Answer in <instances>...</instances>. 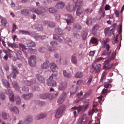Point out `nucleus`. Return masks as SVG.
I'll use <instances>...</instances> for the list:
<instances>
[{
  "instance_id": "f03ea898",
  "label": "nucleus",
  "mask_w": 124,
  "mask_h": 124,
  "mask_svg": "<svg viewBox=\"0 0 124 124\" xmlns=\"http://www.w3.org/2000/svg\"><path fill=\"white\" fill-rule=\"evenodd\" d=\"M66 107L65 105H63L57 110L55 115L56 118H59L62 116Z\"/></svg>"
},
{
  "instance_id": "ddd939ff",
  "label": "nucleus",
  "mask_w": 124,
  "mask_h": 124,
  "mask_svg": "<svg viewBox=\"0 0 124 124\" xmlns=\"http://www.w3.org/2000/svg\"><path fill=\"white\" fill-rule=\"evenodd\" d=\"M51 94L48 93L42 94L39 95V97L41 99H45L47 98L51 99Z\"/></svg>"
},
{
  "instance_id": "8fccbe9b",
  "label": "nucleus",
  "mask_w": 124,
  "mask_h": 124,
  "mask_svg": "<svg viewBox=\"0 0 124 124\" xmlns=\"http://www.w3.org/2000/svg\"><path fill=\"white\" fill-rule=\"evenodd\" d=\"M116 54L115 52H113L112 53L109 59H110L111 60H112L114 59L115 57Z\"/></svg>"
},
{
  "instance_id": "603ef678",
  "label": "nucleus",
  "mask_w": 124,
  "mask_h": 124,
  "mask_svg": "<svg viewBox=\"0 0 124 124\" xmlns=\"http://www.w3.org/2000/svg\"><path fill=\"white\" fill-rule=\"evenodd\" d=\"M48 26L51 27H53L55 26V23L53 22H49Z\"/></svg>"
},
{
  "instance_id": "39448f33",
  "label": "nucleus",
  "mask_w": 124,
  "mask_h": 124,
  "mask_svg": "<svg viewBox=\"0 0 124 124\" xmlns=\"http://www.w3.org/2000/svg\"><path fill=\"white\" fill-rule=\"evenodd\" d=\"M88 120V118L86 114H84L79 118L77 123L78 124H86Z\"/></svg>"
},
{
  "instance_id": "680f3d73",
  "label": "nucleus",
  "mask_w": 124,
  "mask_h": 124,
  "mask_svg": "<svg viewBox=\"0 0 124 124\" xmlns=\"http://www.w3.org/2000/svg\"><path fill=\"white\" fill-rule=\"evenodd\" d=\"M16 25L15 23H14L13 25V29H12V33L13 32L16 30Z\"/></svg>"
},
{
  "instance_id": "4c0bfd02",
  "label": "nucleus",
  "mask_w": 124,
  "mask_h": 124,
  "mask_svg": "<svg viewBox=\"0 0 124 124\" xmlns=\"http://www.w3.org/2000/svg\"><path fill=\"white\" fill-rule=\"evenodd\" d=\"M15 52L16 55L19 57H21L22 55V53L21 51L18 49L15 50Z\"/></svg>"
},
{
  "instance_id": "f3484780",
  "label": "nucleus",
  "mask_w": 124,
  "mask_h": 124,
  "mask_svg": "<svg viewBox=\"0 0 124 124\" xmlns=\"http://www.w3.org/2000/svg\"><path fill=\"white\" fill-rule=\"evenodd\" d=\"M34 83L35 84H36V82L35 79H33L31 80V81L26 80L24 81V83L25 85L29 86H31Z\"/></svg>"
},
{
  "instance_id": "7c9ffc66",
  "label": "nucleus",
  "mask_w": 124,
  "mask_h": 124,
  "mask_svg": "<svg viewBox=\"0 0 124 124\" xmlns=\"http://www.w3.org/2000/svg\"><path fill=\"white\" fill-rule=\"evenodd\" d=\"M66 9L70 12H71L74 9V7L71 6L69 4L67 5L66 6Z\"/></svg>"
},
{
  "instance_id": "2eb2a0df",
  "label": "nucleus",
  "mask_w": 124,
  "mask_h": 124,
  "mask_svg": "<svg viewBox=\"0 0 124 124\" xmlns=\"http://www.w3.org/2000/svg\"><path fill=\"white\" fill-rule=\"evenodd\" d=\"M36 77L37 79L41 83L44 84L45 83V80L43 77L40 75H36Z\"/></svg>"
},
{
  "instance_id": "7ed1b4c3",
  "label": "nucleus",
  "mask_w": 124,
  "mask_h": 124,
  "mask_svg": "<svg viewBox=\"0 0 124 124\" xmlns=\"http://www.w3.org/2000/svg\"><path fill=\"white\" fill-rule=\"evenodd\" d=\"M89 106V104H87L85 105L79 106V107L74 106L72 107L71 109L73 110H77L78 113L82 111L84 112L85 110L87 109Z\"/></svg>"
},
{
  "instance_id": "de8ad7c7",
  "label": "nucleus",
  "mask_w": 124,
  "mask_h": 124,
  "mask_svg": "<svg viewBox=\"0 0 124 124\" xmlns=\"http://www.w3.org/2000/svg\"><path fill=\"white\" fill-rule=\"evenodd\" d=\"M49 12L51 13H54L56 12V10L54 8H51L49 9Z\"/></svg>"
},
{
  "instance_id": "20e7f679",
  "label": "nucleus",
  "mask_w": 124,
  "mask_h": 124,
  "mask_svg": "<svg viewBox=\"0 0 124 124\" xmlns=\"http://www.w3.org/2000/svg\"><path fill=\"white\" fill-rule=\"evenodd\" d=\"M11 70L12 71V72L10 75L8 76V79H9V77H11L14 78H16V76L19 73V71L17 67L13 65Z\"/></svg>"
},
{
  "instance_id": "6e6d98bb",
  "label": "nucleus",
  "mask_w": 124,
  "mask_h": 124,
  "mask_svg": "<svg viewBox=\"0 0 124 124\" xmlns=\"http://www.w3.org/2000/svg\"><path fill=\"white\" fill-rule=\"evenodd\" d=\"M9 47H10L12 48H16V46L14 43H9L8 44Z\"/></svg>"
},
{
  "instance_id": "6e6552de",
  "label": "nucleus",
  "mask_w": 124,
  "mask_h": 124,
  "mask_svg": "<svg viewBox=\"0 0 124 124\" xmlns=\"http://www.w3.org/2000/svg\"><path fill=\"white\" fill-rule=\"evenodd\" d=\"M66 97V93L65 92L63 93L60 96L57 102L59 104H62L64 101Z\"/></svg>"
},
{
  "instance_id": "6ab92c4d",
  "label": "nucleus",
  "mask_w": 124,
  "mask_h": 124,
  "mask_svg": "<svg viewBox=\"0 0 124 124\" xmlns=\"http://www.w3.org/2000/svg\"><path fill=\"white\" fill-rule=\"evenodd\" d=\"M21 12L22 14L26 16H29L30 14L29 10L27 9H22L21 10Z\"/></svg>"
},
{
  "instance_id": "a19ab883",
  "label": "nucleus",
  "mask_w": 124,
  "mask_h": 124,
  "mask_svg": "<svg viewBox=\"0 0 124 124\" xmlns=\"http://www.w3.org/2000/svg\"><path fill=\"white\" fill-rule=\"evenodd\" d=\"M66 43L70 46L72 45V42L70 41V39L68 38H66L65 40Z\"/></svg>"
},
{
  "instance_id": "4be33fe9",
  "label": "nucleus",
  "mask_w": 124,
  "mask_h": 124,
  "mask_svg": "<svg viewBox=\"0 0 124 124\" xmlns=\"http://www.w3.org/2000/svg\"><path fill=\"white\" fill-rule=\"evenodd\" d=\"M51 68L53 72H56L58 71V67L54 63H52L51 64Z\"/></svg>"
},
{
  "instance_id": "a878e982",
  "label": "nucleus",
  "mask_w": 124,
  "mask_h": 124,
  "mask_svg": "<svg viewBox=\"0 0 124 124\" xmlns=\"http://www.w3.org/2000/svg\"><path fill=\"white\" fill-rule=\"evenodd\" d=\"M109 39L108 38H106L105 39L103 38H101L100 39V41L102 44H104V45L107 44V43L109 41Z\"/></svg>"
},
{
  "instance_id": "5701e85b",
  "label": "nucleus",
  "mask_w": 124,
  "mask_h": 124,
  "mask_svg": "<svg viewBox=\"0 0 124 124\" xmlns=\"http://www.w3.org/2000/svg\"><path fill=\"white\" fill-rule=\"evenodd\" d=\"M55 32L59 35H63L65 33V32L63 30L59 28H56L55 29Z\"/></svg>"
},
{
  "instance_id": "052dcab7",
  "label": "nucleus",
  "mask_w": 124,
  "mask_h": 124,
  "mask_svg": "<svg viewBox=\"0 0 124 124\" xmlns=\"http://www.w3.org/2000/svg\"><path fill=\"white\" fill-rule=\"evenodd\" d=\"M104 58L102 57H100L96 59L95 61L96 62H98L100 61L103 60Z\"/></svg>"
},
{
  "instance_id": "412c9836",
  "label": "nucleus",
  "mask_w": 124,
  "mask_h": 124,
  "mask_svg": "<svg viewBox=\"0 0 124 124\" xmlns=\"http://www.w3.org/2000/svg\"><path fill=\"white\" fill-rule=\"evenodd\" d=\"M33 96L32 93H31L27 94H24L22 96L23 98L25 100H28Z\"/></svg>"
},
{
  "instance_id": "58836bf2",
  "label": "nucleus",
  "mask_w": 124,
  "mask_h": 124,
  "mask_svg": "<svg viewBox=\"0 0 124 124\" xmlns=\"http://www.w3.org/2000/svg\"><path fill=\"white\" fill-rule=\"evenodd\" d=\"M113 64L112 63L108 64L107 66L104 65L103 67V69L106 70H108L112 67Z\"/></svg>"
},
{
  "instance_id": "bb28decb",
  "label": "nucleus",
  "mask_w": 124,
  "mask_h": 124,
  "mask_svg": "<svg viewBox=\"0 0 124 124\" xmlns=\"http://www.w3.org/2000/svg\"><path fill=\"white\" fill-rule=\"evenodd\" d=\"M46 116V114L42 113L39 115L36 116L35 119L37 120H39L41 118H44Z\"/></svg>"
},
{
  "instance_id": "bf43d9fd",
  "label": "nucleus",
  "mask_w": 124,
  "mask_h": 124,
  "mask_svg": "<svg viewBox=\"0 0 124 124\" xmlns=\"http://www.w3.org/2000/svg\"><path fill=\"white\" fill-rule=\"evenodd\" d=\"M46 50V49L44 47H41L39 49V51L41 53H43Z\"/></svg>"
},
{
  "instance_id": "dca6fc26",
  "label": "nucleus",
  "mask_w": 124,
  "mask_h": 124,
  "mask_svg": "<svg viewBox=\"0 0 124 124\" xmlns=\"http://www.w3.org/2000/svg\"><path fill=\"white\" fill-rule=\"evenodd\" d=\"M65 5V4L64 2L62 1H59L56 4L55 7L58 9H60L63 8L64 7Z\"/></svg>"
},
{
  "instance_id": "c9c22d12",
  "label": "nucleus",
  "mask_w": 124,
  "mask_h": 124,
  "mask_svg": "<svg viewBox=\"0 0 124 124\" xmlns=\"http://www.w3.org/2000/svg\"><path fill=\"white\" fill-rule=\"evenodd\" d=\"M83 76V74L82 72H78L75 74V76L76 78H82Z\"/></svg>"
},
{
  "instance_id": "c85d7f7f",
  "label": "nucleus",
  "mask_w": 124,
  "mask_h": 124,
  "mask_svg": "<svg viewBox=\"0 0 124 124\" xmlns=\"http://www.w3.org/2000/svg\"><path fill=\"white\" fill-rule=\"evenodd\" d=\"M2 116L3 118L5 120H7L9 118V115L4 111L2 112Z\"/></svg>"
},
{
  "instance_id": "9d476101",
  "label": "nucleus",
  "mask_w": 124,
  "mask_h": 124,
  "mask_svg": "<svg viewBox=\"0 0 124 124\" xmlns=\"http://www.w3.org/2000/svg\"><path fill=\"white\" fill-rule=\"evenodd\" d=\"M67 83L66 81L62 82L60 84L58 87L59 90L61 91H64L67 87Z\"/></svg>"
},
{
  "instance_id": "a18cd8bd",
  "label": "nucleus",
  "mask_w": 124,
  "mask_h": 124,
  "mask_svg": "<svg viewBox=\"0 0 124 124\" xmlns=\"http://www.w3.org/2000/svg\"><path fill=\"white\" fill-rule=\"evenodd\" d=\"M19 32L20 33L22 34H30L28 31L23 30H19Z\"/></svg>"
},
{
  "instance_id": "4d7b16f0",
  "label": "nucleus",
  "mask_w": 124,
  "mask_h": 124,
  "mask_svg": "<svg viewBox=\"0 0 124 124\" xmlns=\"http://www.w3.org/2000/svg\"><path fill=\"white\" fill-rule=\"evenodd\" d=\"M32 89L33 90H34L37 91H39L40 90V88L37 86H34L32 87Z\"/></svg>"
},
{
  "instance_id": "f704fd0d",
  "label": "nucleus",
  "mask_w": 124,
  "mask_h": 124,
  "mask_svg": "<svg viewBox=\"0 0 124 124\" xmlns=\"http://www.w3.org/2000/svg\"><path fill=\"white\" fill-rule=\"evenodd\" d=\"M71 62H72L74 64L77 63L78 61L76 57L74 55L72 56L71 58Z\"/></svg>"
},
{
  "instance_id": "2f4dec72",
  "label": "nucleus",
  "mask_w": 124,
  "mask_h": 124,
  "mask_svg": "<svg viewBox=\"0 0 124 124\" xmlns=\"http://www.w3.org/2000/svg\"><path fill=\"white\" fill-rule=\"evenodd\" d=\"M27 45L28 47H33L35 45V43L31 40L28 41L27 43Z\"/></svg>"
},
{
  "instance_id": "774afa93",
  "label": "nucleus",
  "mask_w": 124,
  "mask_h": 124,
  "mask_svg": "<svg viewBox=\"0 0 124 124\" xmlns=\"http://www.w3.org/2000/svg\"><path fill=\"white\" fill-rule=\"evenodd\" d=\"M118 42V41L117 39H115V37H114L113 40L112 42V43L114 45H115L116 43H117Z\"/></svg>"
},
{
  "instance_id": "864d4df0",
  "label": "nucleus",
  "mask_w": 124,
  "mask_h": 124,
  "mask_svg": "<svg viewBox=\"0 0 124 124\" xmlns=\"http://www.w3.org/2000/svg\"><path fill=\"white\" fill-rule=\"evenodd\" d=\"M106 73L105 71H104L101 74V78L100 79V82L103 81L105 79V74Z\"/></svg>"
},
{
  "instance_id": "a211bd4d",
  "label": "nucleus",
  "mask_w": 124,
  "mask_h": 124,
  "mask_svg": "<svg viewBox=\"0 0 124 124\" xmlns=\"http://www.w3.org/2000/svg\"><path fill=\"white\" fill-rule=\"evenodd\" d=\"M33 118L32 116H27L26 119L24 122L25 124H30L32 121Z\"/></svg>"
},
{
  "instance_id": "338daca9",
  "label": "nucleus",
  "mask_w": 124,
  "mask_h": 124,
  "mask_svg": "<svg viewBox=\"0 0 124 124\" xmlns=\"http://www.w3.org/2000/svg\"><path fill=\"white\" fill-rule=\"evenodd\" d=\"M56 48H54L53 47H50L48 48V50L49 51H54L56 50Z\"/></svg>"
},
{
  "instance_id": "69168bd1",
  "label": "nucleus",
  "mask_w": 124,
  "mask_h": 124,
  "mask_svg": "<svg viewBox=\"0 0 124 124\" xmlns=\"http://www.w3.org/2000/svg\"><path fill=\"white\" fill-rule=\"evenodd\" d=\"M111 60L109 59H108L107 60H106L104 61V65H106L108 64L109 63Z\"/></svg>"
},
{
  "instance_id": "c756f323",
  "label": "nucleus",
  "mask_w": 124,
  "mask_h": 124,
  "mask_svg": "<svg viewBox=\"0 0 124 124\" xmlns=\"http://www.w3.org/2000/svg\"><path fill=\"white\" fill-rule=\"evenodd\" d=\"M63 74L64 77L67 78H70L72 77L71 73H67L65 70H63Z\"/></svg>"
},
{
  "instance_id": "473e14b6",
  "label": "nucleus",
  "mask_w": 124,
  "mask_h": 124,
  "mask_svg": "<svg viewBox=\"0 0 124 124\" xmlns=\"http://www.w3.org/2000/svg\"><path fill=\"white\" fill-rule=\"evenodd\" d=\"M19 46L22 48V50L23 52L27 53L26 50L27 49V48L26 47L25 45L19 43Z\"/></svg>"
},
{
  "instance_id": "cd10ccee",
  "label": "nucleus",
  "mask_w": 124,
  "mask_h": 124,
  "mask_svg": "<svg viewBox=\"0 0 124 124\" xmlns=\"http://www.w3.org/2000/svg\"><path fill=\"white\" fill-rule=\"evenodd\" d=\"M2 81L3 84L6 87L8 88L9 87V82L6 80L3 79L2 80Z\"/></svg>"
},
{
  "instance_id": "f257e3e1",
  "label": "nucleus",
  "mask_w": 124,
  "mask_h": 124,
  "mask_svg": "<svg viewBox=\"0 0 124 124\" xmlns=\"http://www.w3.org/2000/svg\"><path fill=\"white\" fill-rule=\"evenodd\" d=\"M82 3H78L75 4V7H74V10L76 11V15L77 16H79L83 12V9L81 7Z\"/></svg>"
},
{
  "instance_id": "c03bdc74",
  "label": "nucleus",
  "mask_w": 124,
  "mask_h": 124,
  "mask_svg": "<svg viewBox=\"0 0 124 124\" xmlns=\"http://www.w3.org/2000/svg\"><path fill=\"white\" fill-rule=\"evenodd\" d=\"M13 112L16 114H18L19 113V111L18 109L16 107H13L11 110Z\"/></svg>"
},
{
  "instance_id": "49530a36",
  "label": "nucleus",
  "mask_w": 124,
  "mask_h": 124,
  "mask_svg": "<svg viewBox=\"0 0 124 124\" xmlns=\"http://www.w3.org/2000/svg\"><path fill=\"white\" fill-rule=\"evenodd\" d=\"M28 51L30 53H35L37 52V51L35 49H33L32 48H29L28 49Z\"/></svg>"
},
{
  "instance_id": "09e8293b",
  "label": "nucleus",
  "mask_w": 124,
  "mask_h": 124,
  "mask_svg": "<svg viewBox=\"0 0 124 124\" xmlns=\"http://www.w3.org/2000/svg\"><path fill=\"white\" fill-rule=\"evenodd\" d=\"M16 103L17 104L19 105L21 102V99L18 96L16 97Z\"/></svg>"
},
{
  "instance_id": "393cba45",
  "label": "nucleus",
  "mask_w": 124,
  "mask_h": 124,
  "mask_svg": "<svg viewBox=\"0 0 124 124\" xmlns=\"http://www.w3.org/2000/svg\"><path fill=\"white\" fill-rule=\"evenodd\" d=\"M111 53V50L108 51L105 50L102 52L101 55L102 56H104L106 55L109 56Z\"/></svg>"
},
{
  "instance_id": "f8f14e48",
  "label": "nucleus",
  "mask_w": 124,
  "mask_h": 124,
  "mask_svg": "<svg viewBox=\"0 0 124 124\" xmlns=\"http://www.w3.org/2000/svg\"><path fill=\"white\" fill-rule=\"evenodd\" d=\"M47 84L48 86H55L56 84L55 81L53 80V79L51 78V77H49V79L47 80Z\"/></svg>"
},
{
  "instance_id": "0e129e2a",
  "label": "nucleus",
  "mask_w": 124,
  "mask_h": 124,
  "mask_svg": "<svg viewBox=\"0 0 124 124\" xmlns=\"http://www.w3.org/2000/svg\"><path fill=\"white\" fill-rule=\"evenodd\" d=\"M37 30H38L39 31H42L43 30V27L41 25H39V27L37 28Z\"/></svg>"
},
{
  "instance_id": "b1692460",
  "label": "nucleus",
  "mask_w": 124,
  "mask_h": 124,
  "mask_svg": "<svg viewBox=\"0 0 124 124\" xmlns=\"http://www.w3.org/2000/svg\"><path fill=\"white\" fill-rule=\"evenodd\" d=\"M12 84L13 87L15 88V90L19 91L20 87L18 84L17 82L16 81H13L12 82Z\"/></svg>"
},
{
  "instance_id": "1a4fd4ad",
  "label": "nucleus",
  "mask_w": 124,
  "mask_h": 124,
  "mask_svg": "<svg viewBox=\"0 0 124 124\" xmlns=\"http://www.w3.org/2000/svg\"><path fill=\"white\" fill-rule=\"evenodd\" d=\"M30 10L32 12L35 13L38 15L41 14L43 13L42 10L39 8H35L32 7L30 8Z\"/></svg>"
},
{
  "instance_id": "e2e57ef3",
  "label": "nucleus",
  "mask_w": 124,
  "mask_h": 124,
  "mask_svg": "<svg viewBox=\"0 0 124 124\" xmlns=\"http://www.w3.org/2000/svg\"><path fill=\"white\" fill-rule=\"evenodd\" d=\"M1 23L2 25L4 26H5L6 24L7 23V21L5 19H3L1 21Z\"/></svg>"
},
{
  "instance_id": "423d86ee",
  "label": "nucleus",
  "mask_w": 124,
  "mask_h": 124,
  "mask_svg": "<svg viewBox=\"0 0 124 124\" xmlns=\"http://www.w3.org/2000/svg\"><path fill=\"white\" fill-rule=\"evenodd\" d=\"M36 58L34 56L31 55L29 58L28 63L29 65L32 67H34L36 65Z\"/></svg>"
},
{
  "instance_id": "9b49d317",
  "label": "nucleus",
  "mask_w": 124,
  "mask_h": 124,
  "mask_svg": "<svg viewBox=\"0 0 124 124\" xmlns=\"http://www.w3.org/2000/svg\"><path fill=\"white\" fill-rule=\"evenodd\" d=\"M65 16L66 18H67V19H65L67 24L68 25H70L73 21V18L72 16L70 15L66 14L65 15Z\"/></svg>"
},
{
  "instance_id": "3c124183",
  "label": "nucleus",
  "mask_w": 124,
  "mask_h": 124,
  "mask_svg": "<svg viewBox=\"0 0 124 124\" xmlns=\"http://www.w3.org/2000/svg\"><path fill=\"white\" fill-rule=\"evenodd\" d=\"M101 68V65L100 64L97 65L95 68V70L97 72H99Z\"/></svg>"
},
{
  "instance_id": "aec40b11",
  "label": "nucleus",
  "mask_w": 124,
  "mask_h": 124,
  "mask_svg": "<svg viewBox=\"0 0 124 124\" xmlns=\"http://www.w3.org/2000/svg\"><path fill=\"white\" fill-rule=\"evenodd\" d=\"M50 65L49 62L48 61H47L44 62L43 64L41 65V67L43 69H47L49 67Z\"/></svg>"
},
{
  "instance_id": "4468645a",
  "label": "nucleus",
  "mask_w": 124,
  "mask_h": 124,
  "mask_svg": "<svg viewBox=\"0 0 124 124\" xmlns=\"http://www.w3.org/2000/svg\"><path fill=\"white\" fill-rule=\"evenodd\" d=\"M114 31V29L109 30V28H106L104 32L106 35H107L108 37H109L112 35Z\"/></svg>"
},
{
  "instance_id": "72a5a7b5",
  "label": "nucleus",
  "mask_w": 124,
  "mask_h": 124,
  "mask_svg": "<svg viewBox=\"0 0 124 124\" xmlns=\"http://www.w3.org/2000/svg\"><path fill=\"white\" fill-rule=\"evenodd\" d=\"M54 56L56 59L57 62L60 63L61 61V56L59 54H54Z\"/></svg>"
},
{
  "instance_id": "13d9d810",
  "label": "nucleus",
  "mask_w": 124,
  "mask_h": 124,
  "mask_svg": "<svg viewBox=\"0 0 124 124\" xmlns=\"http://www.w3.org/2000/svg\"><path fill=\"white\" fill-rule=\"evenodd\" d=\"M99 26L98 24H96L93 26V31H96L99 29Z\"/></svg>"
},
{
  "instance_id": "0eeeda50",
  "label": "nucleus",
  "mask_w": 124,
  "mask_h": 124,
  "mask_svg": "<svg viewBox=\"0 0 124 124\" xmlns=\"http://www.w3.org/2000/svg\"><path fill=\"white\" fill-rule=\"evenodd\" d=\"M6 93L7 95H8L10 101L12 102H14V96L13 92L11 89H9L6 91Z\"/></svg>"
},
{
  "instance_id": "ea45409f",
  "label": "nucleus",
  "mask_w": 124,
  "mask_h": 124,
  "mask_svg": "<svg viewBox=\"0 0 124 124\" xmlns=\"http://www.w3.org/2000/svg\"><path fill=\"white\" fill-rule=\"evenodd\" d=\"M55 20L58 22H59L60 20V15L58 13H56L55 14Z\"/></svg>"
},
{
  "instance_id": "37998d69",
  "label": "nucleus",
  "mask_w": 124,
  "mask_h": 124,
  "mask_svg": "<svg viewBox=\"0 0 124 124\" xmlns=\"http://www.w3.org/2000/svg\"><path fill=\"white\" fill-rule=\"evenodd\" d=\"M86 24L89 26L91 25L92 24V19L91 18L87 19Z\"/></svg>"
},
{
  "instance_id": "5fc2aeb1",
  "label": "nucleus",
  "mask_w": 124,
  "mask_h": 124,
  "mask_svg": "<svg viewBox=\"0 0 124 124\" xmlns=\"http://www.w3.org/2000/svg\"><path fill=\"white\" fill-rule=\"evenodd\" d=\"M22 91L27 93L29 91V88L26 86H24L22 88Z\"/></svg>"
},
{
  "instance_id": "e433bc0d",
  "label": "nucleus",
  "mask_w": 124,
  "mask_h": 124,
  "mask_svg": "<svg viewBox=\"0 0 124 124\" xmlns=\"http://www.w3.org/2000/svg\"><path fill=\"white\" fill-rule=\"evenodd\" d=\"M74 29L75 30L80 29L81 26L78 23H74L73 25Z\"/></svg>"
},
{
  "instance_id": "79ce46f5",
  "label": "nucleus",
  "mask_w": 124,
  "mask_h": 124,
  "mask_svg": "<svg viewBox=\"0 0 124 124\" xmlns=\"http://www.w3.org/2000/svg\"><path fill=\"white\" fill-rule=\"evenodd\" d=\"M0 96L1 99L2 100H4L6 98V96L5 93L1 92L0 93Z\"/></svg>"
}]
</instances>
